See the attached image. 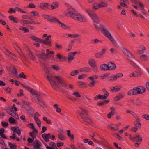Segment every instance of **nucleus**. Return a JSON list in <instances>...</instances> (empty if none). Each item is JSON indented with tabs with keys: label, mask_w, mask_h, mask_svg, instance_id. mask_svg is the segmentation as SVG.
Listing matches in <instances>:
<instances>
[{
	"label": "nucleus",
	"mask_w": 149,
	"mask_h": 149,
	"mask_svg": "<svg viewBox=\"0 0 149 149\" xmlns=\"http://www.w3.org/2000/svg\"><path fill=\"white\" fill-rule=\"evenodd\" d=\"M121 88L120 86L117 85L112 87V92H117L120 91Z\"/></svg>",
	"instance_id": "25"
},
{
	"label": "nucleus",
	"mask_w": 149,
	"mask_h": 149,
	"mask_svg": "<svg viewBox=\"0 0 149 149\" xmlns=\"http://www.w3.org/2000/svg\"><path fill=\"white\" fill-rule=\"evenodd\" d=\"M49 6L51 10H53L57 8L59 6V4L56 2H54Z\"/></svg>",
	"instance_id": "15"
},
{
	"label": "nucleus",
	"mask_w": 149,
	"mask_h": 149,
	"mask_svg": "<svg viewBox=\"0 0 149 149\" xmlns=\"http://www.w3.org/2000/svg\"><path fill=\"white\" fill-rule=\"evenodd\" d=\"M30 38L31 39L37 42H39V43H42V40L41 39H39V38L36 37L35 36H30Z\"/></svg>",
	"instance_id": "18"
},
{
	"label": "nucleus",
	"mask_w": 149,
	"mask_h": 149,
	"mask_svg": "<svg viewBox=\"0 0 149 149\" xmlns=\"http://www.w3.org/2000/svg\"><path fill=\"white\" fill-rule=\"evenodd\" d=\"M73 95L75 96L76 97L79 98L81 97V95L78 92H74L72 93Z\"/></svg>",
	"instance_id": "55"
},
{
	"label": "nucleus",
	"mask_w": 149,
	"mask_h": 149,
	"mask_svg": "<svg viewBox=\"0 0 149 149\" xmlns=\"http://www.w3.org/2000/svg\"><path fill=\"white\" fill-rule=\"evenodd\" d=\"M78 85L80 86L82 88H85L87 86V85L85 83L82 82L80 81L78 83Z\"/></svg>",
	"instance_id": "29"
},
{
	"label": "nucleus",
	"mask_w": 149,
	"mask_h": 149,
	"mask_svg": "<svg viewBox=\"0 0 149 149\" xmlns=\"http://www.w3.org/2000/svg\"><path fill=\"white\" fill-rule=\"evenodd\" d=\"M95 56L97 58H102L103 57V55L100 52L95 54Z\"/></svg>",
	"instance_id": "49"
},
{
	"label": "nucleus",
	"mask_w": 149,
	"mask_h": 149,
	"mask_svg": "<svg viewBox=\"0 0 149 149\" xmlns=\"http://www.w3.org/2000/svg\"><path fill=\"white\" fill-rule=\"evenodd\" d=\"M88 62L90 65L94 68V72H97L98 70V68L96 65V61L93 59H91L89 60Z\"/></svg>",
	"instance_id": "5"
},
{
	"label": "nucleus",
	"mask_w": 149,
	"mask_h": 149,
	"mask_svg": "<svg viewBox=\"0 0 149 149\" xmlns=\"http://www.w3.org/2000/svg\"><path fill=\"white\" fill-rule=\"evenodd\" d=\"M68 36L69 37L72 38H77L80 36V35L78 34H68Z\"/></svg>",
	"instance_id": "44"
},
{
	"label": "nucleus",
	"mask_w": 149,
	"mask_h": 149,
	"mask_svg": "<svg viewBox=\"0 0 149 149\" xmlns=\"http://www.w3.org/2000/svg\"><path fill=\"white\" fill-rule=\"evenodd\" d=\"M42 43L46 45H47L50 46L51 45V42L50 41H47V40H42Z\"/></svg>",
	"instance_id": "54"
},
{
	"label": "nucleus",
	"mask_w": 149,
	"mask_h": 149,
	"mask_svg": "<svg viewBox=\"0 0 149 149\" xmlns=\"http://www.w3.org/2000/svg\"><path fill=\"white\" fill-rule=\"evenodd\" d=\"M10 115L16 119H19V117L16 113L12 111Z\"/></svg>",
	"instance_id": "33"
},
{
	"label": "nucleus",
	"mask_w": 149,
	"mask_h": 149,
	"mask_svg": "<svg viewBox=\"0 0 149 149\" xmlns=\"http://www.w3.org/2000/svg\"><path fill=\"white\" fill-rule=\"evenodd\" d=\"M106 97L103 95L98 94L96 95L94 97V99L95 100H97L98 99L101 100H104L106 99Z\"/></svg>",
	"instance_id": "22"
},
{
	"label": "nucleus",
	"mask_w": 149,
	"mask_h": 149,
	"mask_svg": "<svg viewBox=\"0 0 149 149\" xmlns=\"http://www.w3.org/2000/svg\"><path fill=\"white\" fill-rule=\"evenodd\" d=\"M90 17L94 21H99V18L96 14L95 13H93L91 15H90Z\"/></svg>",
	"instance_id": "19"
},
{
	"label": "nucleus",
	"mask_w": 149,
	"mask_h": 149,
	"mask_svg": "<svg viewBox=\"0 0 149 149\" xmlns=\"http://www.w3.org/2000/svg\"><path fill=\"white\" fill-rule=\"evenodd\" d=\"M80 110H77L76 113L79 115L84 121H85V118L86 117V116L88 115V113L86 111L82 108H81Z\"/></svg>",
	"instance_id": "4"
},
{
	"label": "nucleus",
	"mask_w": 149,
	"mask_h": 149,
	"mask_svg": "<svg viewBox=\"0 0 149 149\" xmlns=\"http://www.w3.org/2000/svg\"><path fill=\"white\" fill-rule=\"evenodd\" d=\"M9 18L10 20L13 21L15 23H17L18 22V19L16 17L10 16L9 17Z\"/></svg>",
	"instance_id": "27"
},
{
	"label": "nucleus",
	"mask_w": 149,
	"mask_h": 149,
	"mask_svg": "<svg viewBox=\"0 0 149 149\" xmlns=\"http://www.w3.org/2000/svg\"><path fill=\"white\" fill-rule=\"evenodd\" d=\"M106 69L107 70H109L112 69V62L108 63L107 64H106Z\"/></svg>",
	"instance_id": "32"
},
{
	"label": "nucleus",
	"mask_w": 149,
	"mask_h": 149,
	"mask_svg": "<svg viewBox=\"0 0 149 149\" xmlns=\"http://www.w3.org/2000/svg\"><path fill=\"white\" fill-rule=\"evenodd\" d=\"M138 90V87L134 88L129 90L127 94L130 96L139 94Z\"/></svg>",
	"instance_id": "8"
},
{
	"label": "nucleus",
	"mask_w": 149,
	"mask_h": 149,
	"mask_svg": "<svg viewBox=\"0 0 149 149\" xmlns=\"http://www.w3.org/2000/svg\"><path fill=\"white\" fill-rule=\"evenodd\" d=\"M100 69L102 71H107L106 69V64H102L100 67Z\"/></svg>",
	"instance_id": "43"
},
{
	"label": "nucleus",
	"mask_w": 149,
	"mask_h": 149,
	"mask_svg": "<svg viewBox=\"0 0 149 149\" xmlns=\"http://www.w3.org/2000/svg\"><path fill=\"white\" fill-rule=\"evenodd\" d=\"M99 21H94L93 22V24L95 28L97 30H100V31L101 30L102 28H104V26L100 24L98 22Z\"/></svg>",
	"instance_id": "11"
},
{
	"label": "nucleus",
	"mask_w": 149,
	"mask_h": 149,
	"mask_svg": "<svg viewBox=\"0 0 149 149\" xmlns=\"http://www.w3.org/2000/svg\"><path fill=\"white\" fill-rule=\"evenodd\" d=\"M74 19L82 22H85L86 20V18L84 16L78 13H76Z\"/></svg>",
	"instance_id": "3"
},
{
	"label": "nucleus",
	"mask_w": 149,
	"mask_h": 149,
	"mask_svg": "<svg viewBox=\"0 0 149 149\" xmlns=\"http://www.w3.org/2000/svg\"><path fill=\"white\" fill-rule=\"evenodd\" d=\"M21 84L22 86L24 88H25L26 90L29 91L30 92H31L32 91V90H33L31 88L29 87H28L27 86H25L22 84Z\"/></svg>",
	"instance_id": "47"
},
{
	"label": "nucleus",
	"mask_w": 149,
	"mask_h": 149,
	"mask_svg": "<svg viewBox=\"0 0 149 149\" xmlns=\"http://www.w3.org/2000/svg\"><path fill=\"white\" fill-rule=\"evenodd\" d=\"M100 8L106 7L107 6V4L104 1H102L98 3Z\"/></svg>",
	"instance_id": "39"
},
{
	"label": "nucleus",
	"mask_w": 149,
	"mask_h": 149,
	"mask_svg": "<svg viewBox=\"0 0 149 149\" xmlns=\"http://www.w3.org/2000/svg\"><path fill=\"white\" fill-rule=\"evenodd\" d=\"M50 136V134L44 133L42 135V138L45 139V141L46 142L49 141V138Z\"/></svg>",
	"instance_id": "16"
},
{
	"label": "nucleus",
	"mask_w": 149,
	"mask_h": 149,
	"mask_svg": "<svg viewBox=\"0 0 149 149\" xmlns=\"http://www.w3.org/2000/svg\"><path fill=\"white\" fill-rule=\"evenodd\" d=\"M27 126L30 128L33 129L35 127L34 125L32 123L28 124L27 125Z\"/></svg>",
	"instance_id": "59"
},
{
	"label": "nucleus",
	"mask_w": 149,
	"mask_h": 149,
	"mask_svg": "<svg viewBox=\"0 0 149 149\" xmlns=\"http://www.w3.org/2000/svg\"><path fill=\"white\" fill-rule=\"evenodd\" d=\"M15 10H16V12L17 11L18 12H20V13H26V11H24L22 9H21L18 7H15Z\"/></svg>",
	"instance_id": "45"
},
{
	"label": "nucleus",
	"mask_w": 149,
	"mask_h": 149,
	"mask_svg": "<svg viewBox=\"0 0 149 149\" xmlns=\"http://www.w3.org/2000/svg\"><path fill=\"white\" fill-rule=\"evenodd\" d=\"M122 51L125 55L128 57L134 58V56L132 53L130 51H128L126 49L123 48Z\"/></svg>",
	"instance_id": "12"
},
{
	"label": "nucleus",
	"mask_w": 149,
	"mask_h": 149,
	"mask_svg": "<svg viewBox=\"0 0 149 149\" xmlns=\"http://www.w3.org/2000/svg\"><path fill=\"white\" fill-rule=\"evenodd\" d=\"M8 13L12 14L13 13H16V10H15V8H10L9 9V10L8 11Z\"/></svg>",
	"instance_id": "51"
},
{
	"label": "nucleus",
	"mask_w": 149,
	"mask_h": 149,
	"mask_svg": "<svg viewBox=\"0 0 149 149\" xmlns=\"http://www.w3.org/2000/svg\"><path fill=\"white\" fill-rule=\"evenodd\" d=\"M43 17L45 19L51 22L52 20V17L47 15L43 14L42 15Z\"/></svg>",
	"instance_id": "28"
},
{
	"label": "nucleus",
	"mask_w": 149,
	"mask_h": 149,
	"mask_svg": "<svg viewBox=\"0 0 149 149\" xmlns=\"http://www.w3.org/2000/svg\"><path fill=\"white\" fill-rule=\"evenodd\" d=\"M45 53L43 52H38L37 53V55L42 58H44Z\"/></svg>",
	"instance_id": "34"
},
{
	"label": "nucleus",
	"mask_w": 149,
	"mask_h": 149,
	"mask_svg": "<svg viewBox=\"0 0 149 149\" xmlns=\"http://www.w3.org/2000/svg\"><path fill=\"white\" fill-rule=\"evenodd\" d=\"M5 132L4 129L3 128L0 129V136L4 139H7L6 137L4 134Z\"/></svg>",
	"instance_id": "26"
},
{
	"label": "nucleus",
	"mask_w": 149,
	"mask_h": 149,
	"mask_svg": "<svg viewBox=\"0 0 149 149\" xmlns=\"http://www.w3.org/2000/svg\"><path fill=\"white\" fill-rule=\"evenodd\" d=\"M9 122L10 124H16V121L12 117H10L9 119Z\"/></svg>",
	"instance_id": "41"
},
{
	"label": "nucleus",
	"mask_w": 149,
	"mask_h": 149,
	"mask_svg": "<svg viewBox=\"0 0 149 149\" xmlns=\"http://www.w3.org/2000/svg\"><path fill=\"white\" fill-rule=\"evenodd\" d=\"M19 29L22 30L25 32H29V30L25 27H21L19 28Z\"/></svg>",
	"instance_id": "53"
},
{
	"label": "nucleus",
	"mask_w": 149,
	"mask_h": 149,
	"mask_svg": "<svg viewBox=\"0 0 149 149\" xmlns=\"http://www.w3.org/2000/svg\"><path fill=\"white\" fill-rule=\"evenodd\" d=\"M34 147L36 149H40V147L41 146V143L37 140H35L34 141Z\"/></svg>",
	"instance_id": "14"
},
{
	"label": "nucleus",
	"mask_w": 149,
	"mask_h": 149,
	"mask_svg": "<svg viewBox=\"0 0 149 149\" xmlns=\"http://www.w3.org/2000/svg\"><path fill=\"white\" fill-rule=\"evenodd\" d=\"M77 53V52L76 51L70 52L68 54L67 59L68 62H71L72 61L74 58V56Z\"/></svg>",
	"instance_id": "9"
},
{
	"label": "nucleus",
	"mask_w": 149,
	"mask_h": 149,
	"mask_svg": "<svg viewBox=\"0 0 149 149\" xmlns=\"http://www.w3.org/2000/svg\"><path fill=\"white\" fill-rule=\"evenodd\" d=\"M14 47L16 50L21 55L22 54V52L18 46L16 45H15Z\"/></svg>",
	"instance_id": "36"
},
{
	"label": "nucleus",
	"mask_w": 149,
	"mask_h": 149,
	"mask_svg": "<svg viewBox=\"0 0 149 149\" xmlns=\"http://www.w3.org/2000/svg\"><path fill=\"white\" fill-rule=\"evenodd\" d=\"M101 32L103 35L107 37L109 40L111 41H112L111 35V32L107 28L104 26V28H102Z\"/></svg>",
	"instance_id": "2"
},
{
	"label": "nucleus",
	"mask_w": 149,
	"mask_h": 149,
	"mask_svg": "<svg viewBox=\"0 0 149 149\" xmlns=\"http://www.w3.org/2000/svg\"><path fill=\"white\" fill-rule=\"evenodd\" d=\"M132 76L134 77H137L141 75L140 73L137 72H135L132 73Z\"/></svg>",
	"instance_id": "52"
},
{
	"label": "nucleus",
	"mask_w": 149,
	"mask_h": 149,
	"mask_svg": "<svg viewBox=\"0 0 149 149\" xmlns=\"http://www.w3.org/2000/svg\"><path fill=\"white\" fill-rule=\"evenodd\" d=\"M1 124L3 127H6L8 125V123L4 121H2Z\"/></svg>",
	"instance_id": "63"
},
{
	"label": "nucleus",
	"mask_w": 149,
	"mask_h": 149,
	"mask_svg": "<svg viewBox=\"0 0 149 149\" xmlns=\"http://www.w3.org/2000/svg\"><path fill=\"white\" fill-rule=\"evenodd\" d=\"M28 55L30 56L31 59L32 60H34V56L31 51H29V53L28 54Z\"/></svg>",
	"instance_id": "61"
},
{
	"label": "nucleus",
	"mask_w": 149,
	"mask_h": 149,
	"mask_svg": "<svg viewBox=\"0 0 149 149\" xmlns=\"http://www.w3.org/2000/svg\"><path fill=\"white\" fill-rule=\"evenodd\" d=\"M142 118L147 120H149V114H144L142 116Z\"/></svg>",
	"instance_id": "58"
},
{
	"label": "nucleus",
	"mask_w": 149,
	"mask_h": 149,
	"mask_svg": "<svg viewBox=\"0 0 149 149\" xmlns=\"http://www.w3.org/2000/svg\"><path fill=\"white\" fill-rule=\"evenodd\" d=\"M49 5L47 3H39L38 5V7L42 9H46L48 8Z\"/></svg>",
	"instance_id": "10"
},
{
	"label": "nucleus",
	"mask_w": 149,
	"mask_h": 149,
	"mask_svg": "<svg viewBox=\"0 0 149 149\" xmlns=\"http://www.w3.org/2000/svg\"><path fill=\"white\" fill-rule=\"evenodd\" d=\"M59 25L62 28L65 29H69L70 28L69 26L61 22H59Z\"/></svg>",
	"instance_id": "24"
},
{
	"label": "nucleus",
	"mask_w": 149,
	"mask_h": 149,
	"mask_svg": "<svg viewBox=\"0 0 149 149\" xmlns=\"http://www.w3.org/2000/svg\"><path fill=\"white\" fill-rule=\"evenodd\" d=\"M138 91L139 94H142L144 93L146 91L145 88L141 86H138Z\"/></svg>",
	"instance_id": "17"
},
{
	"label": "nucleus",
	"mask_w": 149,
	"mask_h": 149,
	"mask_svg": "<svg viewBox=\"0 0 149 149\" xmlns=\"http://www.w3.org/2000/svg\"><path fill=\"white\" fill-rule=\"evenodd\" d=\"M31 13L33 16L38 17L39 15V13L36 11H32L31 12Z\"/></svg>",
	"instance_id": "48"
},
{
	"label": "nucleus",
	"mask_w": 149,
	"mask_h": 149,
	"mask_svg": "<svg viewBox=\"0 0 149 149\" xmlns=\"http://www.w3.org/2000/svg\"><path fill=\"white\" fill-rule=\"evenodd\" d=\"M73 10V9L72 8H68V12L65 13V15L68 17L69 16L70 17L74 19L76 13H74L72 12Z\"/></svg>",
	"instance_id": "6"
},
{
	"label": "nucleus",
	"mask_w": 149,
	"mask_h": 149,
	"mask_svg": "<svg viewBox=\"0 0 149 149\" xmlns=\"http://www.w3.org/2000/svg\"><path fill=\"white\" fill-rule=\"evenodd\" d=\"M10 71L15 76L17 74V72L16 71V69L14 67H11L10 68Z\"/></svg>",
	"instance_id": "30"
},
{
	"label": "nucleus",
	"mask_w": 149,
	"mask_h": 149,
	"mask_svg": "<svg viewBox=\"0 0 149 149\" xmlns=\"http://www.w3.org/2000/svg\"><path fill=\"white\" fill-rule=\"evenodd\" d=\"M115 134L117 136L118 139L121 142H123L124 141V140H123V138L120 136L117 133H115Z\"/></svg>",
	"instance_id": "56"
},
{
	"label": "nucleus",
	"mask_w": 149,
	"mask_h": 149,
	"mask_svg": "<svg viewBox=\"0 0 149 149\" xmlns=\"http://www.w3.org/2000/svg\"><path fill=\"white\" fill-rule=\"evenodd\" d=\"M123 74L122 73H117L115 75L112 76V81H115L119 77H121L123 76Z\"/></svg>",
	"instance_id": "20"
},
{
	"label": "nucleus",
	"mask_w": 149,
	"mask_h": 149,
	"mask_svg": "<svg viewBox=\"0 0 149 149\" xmlns=\"http://www.w3.org/2000/svg\"><path fill=\"white\" fill-rule=\"evenodd\" d=\"M46 76L52 87L55 90H57L59 88V87L57 83L54 80V78H55L57 80V83L59 84L61 86L64 87L66 85L65 81L59 76L54 75L52 73H46Z\"/></svg>",
	"instance_id": "1"
},
{
	"label": "nucleus",
	"mask_w": 149,
	"mask_h": 149,
	"mask_svg": "<svg viewBox=\"0 0 149 149\" xmlns=\"http://www.w3.org/2000/svg\"><path fill=\"white\" fill-rule=\"evenodd\" d=\"M67 135L70 138L72 139H73L74 138V135L71 133V131L68 130H67Z\"/></svg>",
	"instance_id": "35"
},
{
	"label": "nucleus",
	"mask_w": 149,
	"mask_h": 149,
	"mask_svg": "<svg viewBox=\"0 0 149 149\" xmlns=\"http://www.w3.org/2000/svg\"><path fill=\"white\" fill-rule=\"evenodd\" d=\"M87 77V75L86 74H84L79 75L78 76V78L79 79H81Z\"/></svg>",
	"instance_id": "60"
},
{
	"label": "nucleus",
	"mask_w": 149,
	"mask_h": 149,
	"mask_svg": "<svg viewBox=\"0 0 149 149\" xmlns=\"http://www.w3.org/2000/svg\"><path fill=\"white\" fill-rule=\"evenodd\" d=\"M80 72L79 70L73 71L71 72L70 75L72 76H74L78 74Z\"/></svg>",
	"instance_id": "46"
},
{
	"label": "nucleus",
	"mask_w": 149,
	"mask_h": 149,
	"mask_svg": "<svg viewBox=\"0 0 149 149\" xmlns=\"http://www.w3.org/2000/svg\"><path fill=\"white\" fill-rule=\"evenodd\" d=\"M98 78V76L97 75L93 74L88 78L90 80H93L94 79H97Z\"/></svg>",
	"instance_id": "38"
},
{
	"label": "nucleus",
	"mask_w": 149,
	"mask_h": 149,
	"mask_svg": "<svg viewBox=\"0 0 149 149\" xmlns=\"http://www.w3.org/2000/svg\"><path fill=\"white\" fill-rule=\"evenodd\" d=\"M119 125H114L112 127V130L117 131L119 128Z\"/></svg>",
	"instance_id": "57"
},
{
	"label": "nucleus",
	"mask_w": 149,
	"mask_h": 149,
	"mask_svg": "<svg viewBox=\"0 0 149 149\" xmlns=\"http://www.w3.org/2000/svg\"><path fill=\"white\" fill-rule=\"evenodd\" d=\"M91 71V68L89 67H84L81 68L79 70L80 72H89Z\"/></svg>",
	"instance_id": "21"
},
{
	"label": "nucleus",
	"mask_w": 149,
	"mask_h": 149,
	"mask_svg": "<svg viewBox=\"0 0 149 149\" xmlns=\"http://www.w3.org/2000/svg\"><path fill=\"white\" fill-rule=\"evenodd\" d=\"M100 8L98 3H95L92 5V9L93 10H97Z\"/></svg>",
	"instance_id": "23"
},
{
	"label": "nucleus",
	"mask_w": 149,
	"mask_h": 149,
	"mask_svg": "<svg viewBox=\"0 0 149 149\" xmlns=\"http://www.w3.org/2000/svg\"><path fill=\"white\" fill-rule=\"evenodd\" d=\"M15 77L17 78H23L24 79L26 78V76L23 73L20 74L18 75H17V74L16 75H15Z\"/></svg>",
	"instance_id": "37"
},
{
	"label": "nucleus",
	"mask_w": 149,
	"mask_h": 149,
	"mask_svg": "<svg viewBox=\"0 0 149 149\" xmlns=\"http://www.w3.org/2000/svg\"><path fill=\"white\" fill-rule=\"evenodd\" d=\"M140 58L143 61H146L148 59L147 56L146 55H143L141 56Z\"/></svg>",
	"instance_id": "40"
},
{
	"label": "nucleus",
	"mask_w": 149,
	"mask_h": 149,
	"mask_svg": "<svg viewBox=\"0 0 149 149\" xmlns=\"http://www.w3.org/2000/svg\"><path fill=\"white\" fill-rule=\"evenodd\" d=\"M8 143L11 149H16V145L15 144H12L10 142H8Z\"/></svg>",
	"instance_id": "42"
},
{
	"label": "nucleus",
	"mask_w": 149,
	"mask_h": 149,
	"mask_svg": "<svg viewBox=\"0 0 149 149\" xmlns=\"http://www.w3.org/2000/svg\"><path fill=\"white\" fill-rule=\"evenodd\" d=\"M30 93L36 102L37 101V100L40 99L39 96L40 95V94L36 91L33 90Z\"/></svg>",
	"instance_id": "7"
},
{
	"label": "nucleus",
	"mask_w": 149,
	"mask_h": 149,
	"mask_svg": "<svg viewBox=\"0 0 149 149\" xmlns=\"http://www.w3.org/2000/svg\"><path fill=\"white\" fill-rule=\"evenodd\" d=\"M41 106L44 107L45 106V105L44 103V102L42 101V100L40 99L38 100H37V101H36Z\"/></svg>",
	"instance_id": "31"
},
{
	"label": "nucleus",
	"mask_w": 149,
	"mask_h": 149,
	"mask_svg": "<svg viewBox=\"0 0 149 149\" xmlns=\"http://www.w3.org/2000/svg\"><path fill=\"white\" fill-rule=\"evenodd\" d=\"M11 130L13 132L16 133L19 136L20 135L21 132L19 128L17 126L12 127Z\"/></svg>",
	"instance_id": "13"
},
{
	"label": "nucleus",
	"mask_w": 149,
	"mask_h": 149,
	"mask_svg": "<svg viewBox=\"0 0 149 149\" xmlns=\"http://www.w3.org/2000/svg\"><path fill=\"white\" fill-rule=\"evenodd\" d=\"M134 125L135 126L139 127H140L141 126V123L137 121H136L134 122Z\"/></svg>",
	"instance_id": "62"
},
{
	"label": "nucleus",
	"mask_w": 149,
	"mask_h": 149,
	"mask_svg": "<svg viewBox=\"0 0 149 149\" xmlns=\"http://www.w3.org/2000/svg\"><path fill=\"white\" fill-rule=\"evenodd\" d=\"M44 144L46 146V148L47 149H58L56 146L52 148L48 146L46 144Z\"/></svg>",
	"instance_id": "64"
},
{
	"label": "nucleus",
	"mask_w": 149,
	"mask_h": 149,
	"mask_svg": "<svg viewBox=\"0 0 149 149\" xmlns=\"http://www.w3.org/2000/svg\"><path fill=\"white\" fill-rule=\"evenodd\" d=\"M129 62L131 65H132L133 67H134L136 68H139L138 66L132 61L130 60L129 61Z\"/></svg>",
	"instance_id": "50"
}]
</instances>
